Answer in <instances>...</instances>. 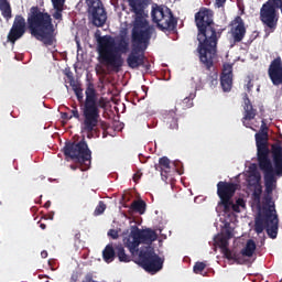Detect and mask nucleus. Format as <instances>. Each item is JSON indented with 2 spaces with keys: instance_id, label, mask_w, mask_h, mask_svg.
Listing matches in <instances>:
<instances>
[{
  "instance_id": "obj_1",
  "label": "nucleus",
  "mask_w": 282,
  "mask_h": 282,
  "mask_svg": "<svg viewBox=\"0 0 282 282\" xmlns=\"http://www.w3.org/2000/svg\"><path fill=\"white\" fill-rule=\"evenodd\" d=\"M25 25L31 36L44 43L46 47L56 43V34H54L56 28L54 26L52 15L45 11H41L39 6L31 7L26 22L23 15H15L8 34V42L14 44L19 39H22L23 34H25Z\"/></svg>"
},
{
  "instance_id": "obj_2",
  "label": "nucleus",
  "mask_w": 282,
  "mask_h": 282,
  "mask_svg": "<svg viewBox=\"0 0 282 282\" xmlns=\"http://www.w3.org/2000/svg\"><path fill=\"white\" fill-rule=\"evenodd\" d=\"M128 6L134 20L131 30L132 50L127 57V64L131 69H138V67H144L147 58L144 52H147L153 34H155V26L149 24L144 18L147 0H128Z\"/></svg>"
},
{
  "instance_id": "obj_3",
  "label": "nucleus",
  "mask_w": 282,
  "mask_h": 282,
  "mask_svg": "<svg viewBox=\"0 0 282 282\" xmlns=\"http://www.w3.org/2000/svg\"><path fill=\"white\" fill-rule=\"evenodd\" d=\"M195 23L198 30V54L199 61L204 67L210 72L215 65V56H217V43L221 37V33L215 29L213 22V11L203 8L195 14Z\"/></svg>"
},
{
  "instance_id": "obj_4",
  "label": "nucleus",
  "mask_w": 282,
  "mask_h": 282,
  "mask_svg": "<svg viewBox=\"0 0 282 282\" xmlns=\"http://www.w3.org/2000/svg\"><path fill=\"white\" fill-rule=\"evenodd\" d=\"M95 37L98 45V54L100 62L108 67H112L115 72H120L124 61L122 54L129 52V40L121 36L116 46V39L111 35L101 36L100 33H95Z\"/></svg>"
},
{
  "instance_id": "obj_5",
  "label": "nucleus",
  "mask_w": 282,
  "mask_h": 282,
  "mask_svg": "<svg viewBox=\"0 0 282 282\" xmlns=\"http://www.w3.org/2000/svg\"><path fill=\"white\" fill-rule=\"evenodd\" d=\"M85 96L86 98L82 106L84 117L82 129L87 133H94L98 127V122H100V109L107 107V99H105V97L98 99L96 86L91 82L86 84Z\"/></svg>"
},
{
  "instance_id": "obj_6",
  "label": "nucleus",
  "mask_w": 282,
  "mask_h": 282,
  "mask_svg": "<svg viewBox=\"0 0 282 282\" xmlns=\"http://www.w3.org/2000/svg\"><path fill=\"white\" fill-rule=\"evenodd\" d=\"M272 163L259 165L260 171L264 173V191L267 196L264 202L267 206L272 204V193L276 188V177H282V143L276 141L271 145Z\"/></svg>"
},
{
  "instance_id": "obj_7",
  "label": "nucleus",
  "mask_w": 282,
  "mask_h": 282,
  "mask_svg": "<svg viewBox=\"0 0 282 282\" xmlns=\"http://www.w3.org/2000/svg\"><path fill=\"white\" fill-rule=\"evenodd\" d=\"M235 193H237V184L224 181L217 183V195L220 199L217 208L223 210L225 215L230 213H241V207L246 206L243 198H238L236 204L232 202Z\"/></svg>"
},
{
  "instance_id": "obj_8",
  "label": "nucleus",
  "mask_w": 282,
  "mask_h": 282,
  "mask_svg": "<svg viewBox=\"0 0 282 282\" xmlns=\"http://www.w3.org/2000/svg\"><path fill=\"white\" fill-rule=\"evenodd\" d=\"M63 153L65 158H69L73 162L79 164L80 171H89L91 169V150H89V145L85 139L79 142H66Z\"/></svg>"
},
{
  "instance_id": "obj_9",
  "label": "nucleus",
  "mask_w": 282,
  "mask_h": 282,
  "mask_svg": "<svg viewBox=\"0 0 282 282\" xmlns=\"http://www.w3.org/2000/svg\"><path fill=\"white\" fill-rule=\"evenodd\" d=\"M153 241H158V232L155 230L151 228L139 229L134 225L130 227V234L123 238V246L133 256L140 252V243L151 246Z\"/></svg>"
},
{
  "instance_id": "obj_10",
  "label": "nucleus",
  "mask_w": 282,
  "mask_h": 282,
  "mask_svg": "<svg viewBox=\"0 0 282 282\" xmlns=\"http://www.w3.org/2000/svg\"><path fill=\"white\" fill-rule=\"evenodd\" d=\"M263 230L271 239H276L279 235V216L276 215V209H272V206L262 210L261 214L256 218L254 231L257 235H261Z\"/></svg>"
},
{
  "instance_id": "obj_11",
  "label": "nucleus",
  "mask_w": 282,
  "mask_h": 282,
  "mask_svg": "<svg viewBox=\"0 0 282 282\" xmlns=\"http://www.w3.org/2000/svg\"><path fill=\"white\" fill-rule=\"evenodd\" d=\"M152 21L156 23L158 30L164 34H175L177 32V18L167 7H156L152 10Z\"/></svg>"
},
{
  "instance_id": "obj_12",
  "label": "nucleus",
  "mask_w": 282,
  "mask_h": 282,
  "mask_svg": "<svg viewBox=\"0 0 282 282\" xmlns=\"http://www.w3.org/2000/svg\"><path fill=\"white\" fill-rule=\"evenodd\" d=\"M139 263L150 274H156L164 267V260L156 254L152 247H145L139 251Z\"/></svg>"
},
{
  "instance_id": "obj_13",
  "label": "nucleus",
  "mask_w": 282,
  "mask_h": 282,
  "mask_svg": "<svg viewBox=\"0 0 282 282\" xmlns=\"http://www.w3.org/2000/svg\"><path fill=\"white\" fill-rule=\"evenodd\" d=\"M254 138L258 165L272 164V160H270V148L268 147V126L264 120H262L260 132L256 133Z\"/></svg>"
},
{
  "instance_id": "obj_14",
  "label": "nucleus",
  "mask_w": 282,
  "mask_h": 282,
  "mask_svg": "<svg viewBox=\"0 0 282 282\" xmlns=\"http://www.w3.org/2000/svg\"><path fill=\"white\" fill-rule=\"evenodd\" d=\"M281 8L276 7L274 2L268 0L265 3L262 4L260 9V21L274 32L276 30V25L279 24V11Z\"/></svg>"
},
{
  "instance_id": "obj_15",
  "label": "nucleus",
  "mask_w": 282,
  "mask_h": 282,
  "mask_svg": "<svg viewBox=\"0 0 282 282\" xmlns=\"http://www.w3.org/2000/svg\"><path fill=\"white\" fill-rule=\"evenodd\" d=\"M87 12L96 28H102L107 23V10L101 0H85Z\"/></svg>"
},
{
  "instance_id": "obj_16",
  "label": "nucleus",
  "mask_w": 282,
  "mask_h": 282,
  "mask_svg": "<svg viewBox=\"0 0 282 282\" xmlns=\"http://www.w3.org/2000/svg\"><path fill=\"white\" fill-rule=\"evenodd\" d=\"M154 169L161 173L163 182H166L169 177H173L177 173V169H175V165H171V160L166 156L160 158L159 164H155Z\"/></svg>"
},
{
  "instance_id": "obj_17",
  "label": "nucleus",
  "mask_w": 282,
  "mask_h": 282,
  "mask_svg": "<svg viewBox=\"0 0 282 282\" xmlns=\"http://www.w3.org/2000/svg\"><path fill=\"white\" fill-rule=\"evenodd\" d=\"M228 238L223 235H218L216 238V245L220 248L225 259H228V261H235V263H241V254L228 249Z\"/></svg>"
},
{
  "instance_id": "obj_18",
  "label": "nucleus",
  "mask_w": 282,
  "mask_h": 282,
  "mask_svg": "<svg viewBox=\"0 0 282 282\" xmlns=\"http://www.w3.org/2000/svg\"><path fill=\"white\" fill-rule=\"evenodd\" d=\"M269 78L275 87L282 85V61L281 57L274 58L269 65L268 69Z\"/></svg>"
},
{
  "instance_id": "obj_19",
  "label": "nucleus",
  "mask_w": 282,
  "mask_h": 282,
  "mask_svg": "<svg viewBox=\"0 0 282 282\" xmlns=\"http://www.w3.org/2000/svg\"><path fill=\"white\" fill-rule=\"evenodd\" d=\"M242 100L245 102L243 105V117H242V124L243 127H250L249 120H254L257 118V109L252 106V102L250 101V97H248V93H243Z\"/></svg>"
},
{
  "instance_id": "obj_20",
  "label": "nucleus",
  "mask_w": 282,
  "mask_h": 282,
  "mask_svg": "<svg viewBox=\"0 0 282 282\" xmlns=\"http://www.w3.org/2000/svg\"><path fill=\"white\" fill-rule=\"evenodd\" d=\"M232 25H236L231 29V36L235 43H241L246 36V24L243 23V19L241 17H236L232 21Z\"/></svg>"
},
{
  "instance_id": "obj_21",
  "label": "nucleus",
  "mask_w": 282,
  "mask_h": 282,
  "mask_svg": "<svg viewBox=\"0 0 282 282\" xmlns=\"http://www.w3.org/2000/svg\"><path fill=\"white\" fill-rule=\"evenodd\" d=\"M220 85L224 91H230V89H232V65H224L220 76Z\"/></svg>"
},
{
  "instance_id": "obj_22",
  "label": "nucleus",
  "mask_w": 282,
  "mask_h": 282,
  "mask_svg": "<svg viewBox=\"0 0 282 282\" xmlns=\"http://www.w3.org/2000/svg\"><path fill=\"white\" fill-rule=\"evenodd\" d=\"M164 122L170 129V131H178L180 130V122L177 118V113L175 111L170 110L169 113L164 118Z\"/></svg>"
},
{
  "instance_id": "obj_23",
  "label": "nucleus",
  "mask_w": 282,
  "mask_h": 282,
  "mask_svg": "<svg viewBox=\"0 0 282 282\" xmlns=\"http://www.w3.org/2000/svg\"><path fill=\"white\" fill-rule=\"evenodd\" d=\"M69 85L78 100V102H83L85 100V95L83 94V85L76 80H74V77H69Z\"/></svg>"
},
{
  "instance_id": "obj_24",
  "label": "nucleus",
  "mask_w": 282,
  "mask_h": 282,
  "mask_svg": "<svg viewBox=\"0 0 282 282\" xmlns=\"http://www.w3.org/2000/svg\"><path fill=\"white\" fill-rule=\"evenodd\" d=\"M254 250H257V242L254 240L249 239L245 246V248L240 251L239 254L242 257H252L254 254ZM241 256H240V262H241Z\"/></svg>"
},
{
  "instance_id": "obj_25",
  "label": "nucleus",
  "mask_w": 282,
  "mask_h": 282,
  "mask_svg": "<svg viewBox=\"0 0 282 282\" xmlns=\"http://www.w3.org/2000/svg\"><path fill=\"white\" fill-rule=\"evenodd\" d=\"M0 11L6 21H10V19H12V7H10V2H8V0H0Z\"/></svg>"
},
{
  "instance_id": "obj_26",
  "label": "nucleus",
  "mask_w": 282,
  "mask_h": 282,
  "mask_svg": "<svg viewBox=\"0 0 282 282\" xmlns=\"http://www.w3.org/2000/svg\"><path fill=\"white\" fill-rule=\"evenodd\" d=\"M130 210L139 213V215H144L147 213V203L142 199L133 200L130 205Z\"/></svg>"
},
{
  "instance_id": "obj_27",
  "label": "nucleus",
  "mask_w": 282,
  "mask_h": 282,
  "mask_svg": "<svg viewBox=\"0 0 282 282\" xmlns=\"http://www.w3.org/2000/svg\"><path fill=\"white\" fill-rule=\"evenodd\" d=\"M102 259L106 263H111L116 259V247L107 245L102 251Z\"/></svg>"
},
{
  "instance_id": "obj_28",
  "label": "nucleus",
  "mask_w": 282,
  "mask_h": 282,
  "mask_svg": "<svg viewBox=\"0 0 282 282\" xmlns=\"http://www.w3.org/2000/svg\"><path fill=\"white\" fill-rule=\"evenodd\" d=\"M65 2H53L54 12L52 13L53 19L55 21H63V10H64Z\"/></svg>"
},
{
  "instance_id": "obj_29",
  "label": "nucleus",
  "mask_w": 282,
  "mask_h": 282,
  "mask_svg": "<svg viewBox=\"0 0 282 282\" xmlns=\"http://www.w3.org/2000/svg\"><path fill=\"white\" fill-rule=\"evenodd\" d=\"M116 257H118L121 263H129V261H131V256L127 254L122 245L116 247Z\"/></svg>"
},
{
  "instance_id": "obj_30",
  "label": "nucleus",
  "mask_w": 282,
  "mask_h": 282,
  "mask_svg": "<svg viewBox=\"0 0 282 282\" xmlns=\"http://www.w3.org/2000/svg\"><path fill=\"white\" fill-rule=\"evenodd\" d=\"M195 93H191L188 97H185L177 106L182 109H191L193 107V100H195Z\"/></svg>"
},
{
  "instance_id": "obj_31",
  "label": "nucleus",
  "mask_w": 282,
  "mask_h": 282,
  "mask_svg": "<svg viewBox=\"0 0 282 282\" xmlns=\"http://www.w3.org/2000/svg\"><path fill=\"white\" fill-rule=\"evenodd\" d=\"M105 210H107V205L105 204V202L100 200L94 212L95 217L102 215V213H105Z\"/></svg>"
},
{
  "instance_id": "obj_32",
  "label": "nucleus",
  "mask_w": 282,
  "mask_h": 282,
  "mask_svg": "<svg viewBox=\"0 0 282 282\" xmlns=\"http://www.w3.org/2000/svg\"><path fill=\"white\" fill-rule=\"evenodd\" d=\"M259 182H261V176L258 174H251L248 178L249 186H257L259 185Z\"/></svg>"
},
{
  "instance_id": "obj_33",
  "label": "nucleus",
  "mask_w": 282,
  "mask_h": 282,
  "mask_svg": "<svg viewBox=\"0 0 282 282\" xmlns=\"http://www.w3.org/2000/svg\"><path fill=\"white\" fill-rule=\"evenodd\" d=\"M193 270H194L195 274H202V272H204V270H206V263H204V262H196L194 264Z\"/></svg>"
},
{
  "instance_id": "obj_34",
  "label": "nucleus",
  "mask_w": 282,
  "mask_h": 282,
  "mask_svg": "<svg viewBox=\"0 0 282 282\" xmlns=\"http://www.w3.org/2000/svg\"><path fill=\"white\" fill-rule=\"evenodd\" d=\"M261 193H262L261 187L254 189V192L252 193V199L254 204H261Z\"/></svg>"
},
{
  "instance_id": "obj_35",
  "label": "nucleus",
  "mask_w": 282,
  "mask_h": 282,
  "mask_svg": "<svg viewBox=\"0 0 282 282\" xmlns=\"http://www.w3.org/2000/svg\"><path fill=\"white\" fill-rule=\"evenodd\" d=\"M225 228L227 229L225 230V232L221 234V236L230 241V239H232L234 237L232 230H230V224L225 225Z\"/></svg>"
},
{
  "instance_id": "obj_36",
  "label": "nucleus",
  "mask_w": 282,
  "mask_h": 282,
  "mask_svg": "<svg viewBox=\"0 0 282 282\" xmlns=\"http://www.w3.org/2000/svg\"><path fill=\"white\" fill-rule=\"evenodd\" d=\"M70 117L76 118V120H80V112H78V108L74 107L73 110H70Z\"/></svg>"
},
{
  "instance_id": "obj_37",
  "label": "nucleus",
  "mask_w": 282,
  "mask_h": 282,
  "mask_svg": "<svg viewBox=\"0 0 282 282\" xmlns=\"http://www.w3.org/2000/svg\"><path fill=\"white\" fill-rule=\"evenodd\" d=\"M108 237H111V239H118L119 235H118V230L116 229H110L108 231Z\"/></svg>"
},
{
  "instance_id": "obj_38",
  "label": "nucleus",
  "mask_w": 282,
  "mask_h": 282,
  "mask_svg": "<svg viewBox=\"0 0 282 282\" xmlns=\"http://www.w3.org/2000/svg\"><path fill=\"white\" fill-rule=\"evenodd\" d=\"M252 87H254V84H252V79H249L247 85H245V88L247 89L248 94L252 91Z\"/></svg>"
},
{
  "instance_id": "obj_39",
  "label": "nucleus",
  "mask_w": 282,
  "mask_h": 282,
  "mask_svg": "<svg viewBox=\"0 0 282 282\" xmlns=\"http://www.w3.org/2000/svg\"><path fill=\"white\" fill-rule=\"evenodd\" d=\"M62 119L63 120H72V116H69V113H67V112H63L62 113Z\"/></svg>"
},
{
  "instance_id": "obj_40",
  "label": "nucleus",
  "mask_w": 282,
  "mask_h": 282,
  "mask_svg": "<svg viewBox=\"0 0 282 282\" xmlns=\"http://www.w3.org/2000/svg\"><path fill=\"white\" fill-rule=\"evenodd\" d=\"M224 3H226V0H216V4L218 6V8H223Z\"/></svg>"
},
{
  "instance_id": "obj_41",
  "label": "nucleus",
  "mask_w": 282,
  "mask_h": 282,
  "mask_svg": "<svg viewBox=\"0 0 282 282\" xmlns=\"http://www.w3.org/2000/svg\"><path fill=\"white\" fill-rule=\"evenodd\" d=\"M41 257L42 259H47V251L46 250L42 251Z\"/></svg>"
},
{
  "instance_id": "obj_42",
  "label": "nucleus",
  "mask_w": 282,
  "mask_h": 282,
  "mask_svg": "<svg viewBox=\"0 0 282 282\" xmlns=\"http://www.w3.org/2000/svg\"><path fill=\"white\" fill-rule=\"evenodd\" d=\"M50 206H52V202L47 200V202L44 204V208H50Z\"/></svg>"
},
{
  "instance_id": "obj_43",
  "label": "nucleus",
  "mask_w": 282,
  "mask_h": 282,
  "mask_svg": "<svg viewBox=\"0 0 282 282\" xmlns=\"http://www.w3.org/2000/svg\"><path fill=\"white\" fill-rule=\"evenodd\" d=\"M52 3H65V0H52Z\"/></svg>"
},
{
  "instance_id": "obj_44",
  "label": "nucleus",
  "mask_w": 282,
  "mask_h": 282,
  "mask_svg": "<svg viewBox=\"0 0 282 282\" xmlns=\"http://www.w3.org/2000/svg\"><path fill=\"white\" fill-rule=\"evenodd\" d=\"M40 228L42 229V230H45L46 228H47V225H45V224H40Z\"/></svg>"
},
{
  "instance_id": "obj_45",
  "label": "nucleus",
  "mask_w": 282,
  "mask_h": 282,
  "mask_svg": "<svg viewBox=\"0 0 282 282\" xmlns=\"http://www.w3.org/2000/svg\"><path fill=\"white\" fill-rule=\"evenodd\" d=\"M75 239H77V240L80 239V232L75 234Z\"/></svg>"
},
{
  "instance_id": "obj_46",
  "label": "nucleus",
  "mask_w": 282,
  "mask_h": 282,
  "mask_svg": "<svg viewBox=\"0 0 282 282\" xmlns=\"http://www.w3.org/2000/svg\"><path fill=\"white\" fill-rule=\"evenodd\" d=\"M133 180L135 182V180H140V176H138V174H134Z\"/></svg>"
},
{
  "instance_id": "obj_47",
  "label": "nucleus",
  "mask_w": 282,
  "mask_h": 282,
  "mask_svg": "<svg viewBox=\"0 0 282 282\" xmlns=\"http://www.w3.org/2000/svg\"><path fill=\"white\" fill-rule=\"evenodd\" d=\"M70 169H72L73 171H76V166H75V165H70Z\"/></svg>"
},
{
  "instance_id": "obj_48",
  "label": "nucleus",
  "mask_w": 282,
  "mask_h": 282,
  "mask_svg": "<svg viewBox=\"0 0 282 282\" xmlns=\"http://www.w3.org/2000/svg\"><path fill=\"white\" fill-rule=\"evenodd\" d=\"M101 127L102 129H105V121H101Z\"/></svg>"
},
{
  "instance_id": "obj_49",
  "label": "nucleus",
  "mask_w": 282,
  "mask_h": 282,
  "mask_svg": "<svg viewBox=\"0 0 282 282\" xmlns=\"http://www.w3.org/2000/svg\"><path fill=\"white\" fill-rule=\"evenodd\" d=\"M150 65H145V68L149 69Z\"/></svg>"
},
{
  "instance_id": "obj_50",
  "label": "nucleus",
  "mask_w": 282,
  "mask_h": 282,
  "mask_svg": "<svg viewBox=\"0 0 282 282\" xmlns=\"http://www.w3.org/2000/svg\"><path fill=\"white\" fill-rule=\"evenodd\" d=\"M247 129H252V127L249 126V127H247Z\"/></svg>"
},
{
  "instance_id": "obj_51",
  "label": "nucleus",
  "mask_w": 282,
  "mask_h": 282,
  "mask_svg": "<svg viewBox=\"0 0 282 282\" xmlns=\"http://www.w3.org/2000/svg\"><path fill=\"white\" fill-rule=\"evenodd\" d=\"M88 138H91V135H90V134H88Z\"/></svg>"
}]
</instances>
